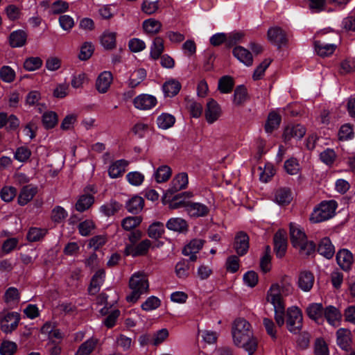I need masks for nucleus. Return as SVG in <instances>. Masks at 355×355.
Masks as SVG:
<instances>
[{"instance_id": "21", "label": "nucleus", "mask_w": 355, "mask_h": 355, "mask_svg": "<svg viewBox=\"0 0 355 355\" xmlns=\"http://www.w3.org/2000/svg\"><path fill=\"white\" fill-rule=\"evenodd\" d=\"M290 238L293 246L295 248L307 240L305 233L292 223L290 224Z\"/></svg>"}, {"instance_id": "30", "label": "nucleus", "mask_w": 355, "mask_h": 355, "mask_svg": "<svg viewBox=\"0 0 355 355\" xmlns=\"http://www.w3.org/2000/svg\"><path fill=\"white\" fill-rule=\"evenodd\" d=\"M105 277V270L100 269L96 272L92 277L90 286L89 287V292L92 294H96L99 291L100 285L103 282Z\"/></svg>"}, {"instance_id": "31", "label": "nucleus", "mask_w": 355, "mask_h": 355, "mask_svg": "<svg viewBox=\"0 0 355 355\" xmlns=\"http://www.w3.org/2000/svg\"><path fill=\"white\" fill-rule=\"evenodd\" d=\"M164 50V40L160 37L154 39L151 46L150 56L153 60H157Z\"/></svg>"}, {"instance_id": "12", "label": "nucleus", "mask_w": 355, "mask_h": 355, "mask_svg": "<svg viewBox=\"0 0 355 355\" xmlns=\"http://www.w3.org/2000/svg\"><path fill=\"white\" fill-rule=\"evenodd\" d=\"M234 248L239 256L245 254L249 248V236L243 231L239 232L234 242Z\"/></svg>"}, {"instance_id": "18", "label": "nucleus", "mask_w": 355, "mask_h": 355, "mask_svg": "<svg viewBox=\"0 0 355 355\" xmlns=\"http://www.w3.org/2000/svg\"><path fill=\"white\" fill-rule=\"evenodd\" d=\"M128 164V161L123 159L112 162L108 168V175L112 179L121 177Z\"/></svg>"}, {"instance_id": "1", "label": "nucleus", "mask_w": 355, "mask_h": 355, "mask_svg": "<svg viewBox=\"0 0 355 355\" xmlns=\"http://www.w3.org/2000/svg\"><path fill=\"white\" fill-rule=\"evenodd\" d=\"M232 334L236 345L243 347L249 355L254 353L258 342L248 321L241 318L236 319L232 324Z\"/></svg>"}, {"instance_id": "47", "label": "nucleus", "mask_w": 355, "mask_h": 355, "mask_svg": "<svg viewBox=\"0 0 355 355\" xmlns=\"http://www.w3.org/2000/svg\"><path fill=\"white\" fill-rule=\"evenodd\" d=\"M42 60L39 57H30L24 62V67L28 71H33L41 67Z\"/></svg>"}, {"instance_id": "4", "label": "nucleus", "mask_w": 355, "mask_h": 355, "mask_svg": "<svg viewBox=\"0 0 355 355\" xmlns=\"http://www.w3.org/2000/svg\"><path fill=\"white\" fill-rule=\"evenodd\" d=\"M279 290L277 286H271L268 291L266 300L274 306L275 320L279 327L284 324L285 306L284 301L279 298Z\"/></svg>"}, {"instance_id": "46", "label": "nucleus", "mask_w": 355, "mask_h": 355, "mask_svg": "<svg viewBox=\"0 0 355 355\" xmlns=\"http://www.w3.org/2000/svg\"><path fill=\"white\" fill-rule=\"evenodd\" d=\"M324 313L327 321L331 324H334L336 321L341 318V313L338 309L333 306H327Z\"/></svg>"}, {"instance_id": "9", "label": "nucleus", "mask_w": 355, "mask_h": 355, "mask_svg": "<svg viewBox=\"0 0 355 355\" xmlns=\"http://www.w3.org/2000/svg\"><path fill=\"white\" fill-rule=\"evenodd\" d=\"M20 320V315L16 312L8 313L1 319V329L6 334L11 333L17 329Z\"/></svg>"}, {"instance_id": "54", "label": "nucleus", "mask_w": 355, "mask_h": 355, "mask_svg": "<svg viewBox=\"0 0 355 355\" xmlns=\"http://www.w3.org/2000/svg\"><path fill=\"white\" fill-rule=\"evenodd\" d=\"M0 78L6 83H11L15 80V72L9 66H3L0 69Z\"/></svg>"}, {"instance_id": "63", "label": "nucleus", "mask_w": 355, "mask_h": 355, "mask_svg": "<svg viewBox=\"0 0 355 355\" xmlns=\"http://www.w3.org/2000/svg\"><path fill=\"white\" fill-rule=\"evenodd\" d=\"M160 306V300L155 296L148 297L144 303L142 304L143 310L149 311L158 308Z\"/></svg>"}, {"instance_id": "5", "label": "nucleus", "mask_w": 355, "mask_h": 355, "mask_svg": "<svg viewBox=\"0 0 355 355\" xmlns=\"http://www.w3.org/2000/svg\"><path fill=\"white\" fill-rule=\"evenodd\" d=\"M336 208V201H321L313 209L310 220L317 223L328 220L334 216Z\"/></svg>"}, {"instance_id": "41", "label": "nucleus", "mask_w": 355, "mask_h": 355, "mask_svg": "<svg viewBox=\"0 0 355 355\" xmlns=\"http://www.w3.org/2000/svg\"><path fill=\"white\" fill-rule=\"evenodd\" d=\"M286 172L291 175H295L300 172V166L296 158L291 157L284 162Z\"/></svg>"}, {"instance_id": "8", "label": "nucleus", "mask_w": 355, "mask_h": 355, "mask_svg": "<svg viewBox=\"0 0 355 355\" xmlns=\"http://www.w3.org/2000/svg\"><path fill=\"white\" fill-rule=\"evenodd\" d=\"M157 103L155 96L148 94H141L136 96L133 100L135 107L139 110H149L153 108Z\"/></svg>"}, {"instance_id": "34", "label": "nucleus", "mask_w": 355, "mask_h": 355, "mask_svg": "<svg viewBox=\"0 0 355 355\" xmlns=\"http://www.w3.org/2000/svg\"><path fill=\"white\" fill-rule=\"evenodd\" d=\"M175 122V118L172 114L168 113H162L157 119V126L162 129L166 130L172 127Z\"/></svg>"}, {"instance_id": "59", "label": "nucleus", "mask_w": 355, "mask_h": 355, "mask_svg": "<svg viewBox=\"0 0 355 355\" xmlns=\"http://www.w3.org/2000/svg\"><path fill=\"white\" fill-rule=\"evenodd\" d=\"M354 137L353 129L351 125L345 124L342 125L338 132V137L341 141L351 139Z\"/></svg>"}, {"instance_id": "52", "label": "nucleus", "mask_w": 355, "mask_h": 355, "mask_svg": "<svg viewBox=\"0 0 355 355\" xmlns=\"http://www.w3.org/2000/svg\"><path fill=\"white\" fill-rule=\"evenodd\" d=\"M275 200H286L288 198L293 199L294 198L293 192L289 187H279L275 191Z\"/></svg>"}, {"instance_id": "40", "label": "nucleus", "mask_w": 355, "mask_h": 355, "mask_svg": "<svg viewBox=\"0 0 355 355\" xmlns=\"http://www.w3.org/2000/svg\"><path fill=\"white\" fill-rule=\"evenodd\" d=\"M234 80L228 76H223L218 81V88L223 94L231 92L234 87Z\"/></svg>"}, {"instance_id": "51", "label": "nucleus", "mask_w": 355, "mask_h": 355, "mask_svg": "<svg viewBox=\"0 0 355 355\" xmlns=\"http://www.w3.org/2000/svg\"><path fill=\"white\" fill-rule=\"evenodd\" d=\"M321 161L328 166H331L336 160V154L331 148H327L320 154Z\"/></svg>"}, {"instance_id": "32", "label": "nucleus", "mask_w": 355, "mask_h": 355, "mask_svg": "<svg viewBox=\"0 0 355 355\" xmlns=\"http://www.w3.org/2000/svg\"><path fill=\"white\" fill-rule=\"evenodd\" d=\"M260 171L259 180L263 183H267L275 174L274 166L270 163H266L264 167L259 166Z\"/></svg>"}, {"instance_id": "44", "label": "nucleus", "mask_w": 355, "mask_h": 355, "mask_svg": "<svg viewBox=\"0 0 355 355\" xmlns=\"http://www.w3.org/2000/svg\"><path fill=\"white\" fill-rule=\"evenodd\" d=\"M97 343L95 339H89L80 345L76 355H89L94 349Z\"/></svg>"}, {"instance_id": "57", "label": "nucleus", "mask_w": 355, "mask_h": 355, "mask_svg": "<svg viewBox=\"0 0 355 355\" xmlns=\"http://www.w3.org/2000/svg\"><path fill=\"white\" fill-rule=\"evenodd\" d=\"M69 9V3L63 0H58L51 6V12L53 14H60L65 12Z\"/></svg>"}, {"instance_id": "6", "label": "nucleus", "mask_w": 355, "mask_h": 355, "mask_svg": "<svg viewBox=\"0 0 355 355\" xmlns=\"http://www.w3.org/2000/svg\"><path fill=\"white\" fill-rule=\"evenodd\" d=\"M286 316L288 330L291 333H297L302 327L303 318L302 311L297 307H291L287 309Z\"/></svg>"}, {"instance_id": "64", "label": "nucleus", "mask_w": 355, "mask_h": 355, "mask_svg": "<svg viewBox=\"0 0 355 355\" xmlns=\"http://www.w3.org/2000/svg\"><path fill=\"white\" fill-rule=\"evenodd\" d=\"M94 52V46L91 43L85 42L83 44L79 54V58L81 60L89 59Z\"/></svg>"}, {"instance_id": "23", "label": "nucleus", "mask_w": 355, "mask_h": 355, "mask_svg": "<svg viewBox=\"0 0 355 355\" xmlns=\"http://www.w3.org/2000/svg\"><path fill=\"white\" fill-rule=\"evenodd\" d=\"M172 175V170L168 165L162 164L155 169L153 177L157 183L167 182Z\"/></svg>"}, {"instance_id": "24", "label": "nucleus", "mask_w": 355, "mask_h": 355, "mask_svg": "<svg viewBox=\"0 0 355 355\" xmlns=\"http://www.w3.org/2000/svg\"><path fill=\"white\" fill-rule=\"evenodd\" d=\"M27 35L24 31L17 30L10 33L9 36L10 45L13 48L21 47L26 42Z\"/></svg>"}, {"instance_id": "7", "label": "nucleus", "mask_w": 355, "mask_h": 355, "mask_svg": "<svg viewBox=\"0 0 355 355\" xmlns=\"http://www.w3.org/2000/svg\"><path fill=\"white\" fill-rule=\"evenodd\" d=\"M222 115L220 105L213 98H209L207 103L205 116L208 123L216 122Z\"/></svg>"}, {"instance_id": "25", "label": "nucleus", "mask_w": 355, "mask_h": 355, "mask_svg": "<svg viewBox=\"0 0 355 355\" xmlns=\"http://www.w3.org/2000/svg\"><path fill=\"white\" fill-rule=\"evenodd\" d=\"M180 89V83L175 79H171L166 81L162 86V90L164 96L167 97L175 96L178 94Z\"/></svg>"}, {"instance_id": "55", "label": "nucleus", "mask_w": 355, "mask_h": 355, "mask_svg": "<svg viewBox=\"0 0 355 355\" xmlns=\"http://www.w3.org/2000/svg\"><path fill=\"white\" fill-rule=\"evenodd\" d=\"M271 63V60L265 59L261 63L259 64V66L255 69L252 78L254 80H259L262 78L264 75L265 71L269 67Z\"/></svg>"}, {"instance_id": "20", "label": "nucleus", "mask_w": 355, "mask_h": 355, "mask_svg": "<svg viewBox=\"0 0 355 355\" xmlns=\"http://www.w3.org/2000/svg\"><path fill=\"white\" fill-rule=\"evenodd\" d=\"M314 283V276L310 271H302L298 277V286L304 291H309Z\"/></svg>"}, {"instance_id": "53", "label": "nucleus", "mask_w": 355, "mask_h": 355, "mask_svg": "<svg viewBox=\"0 0 355 355\" xmlns=\"http://www.w3.org/2000/svg\"><path fill=\"white\" fill-rule=\"evenodd\" d=\"M312 13H318L325 10L326 0H306Z\"/></svg>"}, {"instance_id": "60", "label": "nucleus", "mask_w": 355, "mask_h": 355, "mask_svg": "<svg viewBox=\"0 0 355 355\" xmlns=\"http://www.w3.org/2000/svg\"><path fill=\"white\" fill-rule=\"evenodd\" d=\"M94 228V223L90 220H86L78 225L79 232L84 236H89Z\"/></svg>"}, {"instance_id": "42", "label": "nucleus", "mask_w": 355, "mask_h": 355, "mask_svg": "<svg viewBox=\"0 0 355 355\" xmlns=\"http://www.w3.org/2000/svg\"><path fill=\"white\" fill-rule=\"evenodd\" d=\"M164 232V224L161 222H155L152 223L148 230V234L149 237L158 239L161 238Z\"/></svg>"}, {"instance_id": "2", "label": "nucleus", "mask_w": 355, "mask_h": 355, "mask_svg": "<svg viewBox=\"0 0 355 355\" xmlns=\"http://www.w3.org/2000/svg\"><path fill=\"white\" fill-rule=\"evenodd\" d=\"M189 183L188 175L186 173H180L175 175L169 187L164 193V198H171V200H179L180 198L189 199L196 197L197 194L193 191H185L179 194H176L179 191L185 189Z\"/></svg>"}, {"instance_id": "19", "label": "nucleus", "mask_w": 355, "mask_h": 355, "mask_svg": "<svg viewBox=\"0 0 355 355\" xmlns=\"http://www.w3.org/2000/svg\"><path fill=\"white\" fill-rule=\"evenodd\" d=\"M336 261L343 270H349L354 262L353 255L348 250L343 249L338 252Z\"/></svg>"}, {"instance_id": "36", "label": "nucleus", "mask_w": 355, "mask_h": 355, "mask_svg": "<svg viewBox=\"0 0 355 355\" xmlns=\"http://www.w3.org/2000/svg\"><path fill=\"white\" fill-rule=\"evenodd\" d=\"M146 77V71L143 69H139L135 71L130 76L128 85L130 88L137 87Z\"/></svg>"}, {"instance_id": "58", "label": "nucleus", "mask_w": 355, "mask_h": 355, "mask_svg": "<svg viewBox=\"0 0 355 355\" xmlns=\"http://www.w3.org/2000/svg\"><path fill=\"white\" fill-rule=\"evenodd\" d=\"M78 115L74 113L67 114L62 120L60 128L63 130H68L73 128L77 121Z\"/></svg>"}, {"instance_id": "13", "label": "nucleus", "mask_w": 355, "mask_h": 355, "mask_svg": "<svg viewBox=\"0 0 355 355\" xmlns=\"http://www.w3.org/2000/svg\"><path fill=\"white\" fill-rule=\"evenodd\" d=\"M337 345L343 350L349 352L351 349L352 333L348 329L340 328L336 331Z\"/></svg>"}, {"instance_id": "16", "label": "nucleus", "mask_w": 355, "mask_h": 355, "mask_svg": "<svg viewBox=\"0 0 355 355\" xmlns=\"http://www.w3.org/2000/svg\"><path fill=\"white\" fill-rule=\"evenodd\" d=\"M186 211L191 217H202L208 214L209 208L200 202L189 201L186 202Z\"/></svg>"}, {"instance_id": "56", "label": "nucleus", "mask_w": 355, "mask_h": 355, "mask_svg": "<svg viewBox=\"0 0 355 355\" xmlns=\"http://www.w3.org/2000/svg\"><path fill=\"white\" fill-rule=\"evenodd\" d=\"M17 348V344L14 342L6 340L2 342L0 347L1 355H13Z\"/></svg>"}, {"instance_id": "62", "label": "nucleus", "mask_w": 355, "mask_h": 355, "mask_svg": "<svg viewBox=\"0 0 355 355\" xmlns=\"http://www.w3.org/2000/svg\"><path fill=\"white\" fill-rule=\"evenodd\" d=\"M144 207V201H127L125 204L128 211L133 214L139 213Z\"/></svg>"}, {"instance_id": "3", "label": "nucleus", "mask_w": 355, "mask_h": 355, "mask_svg": "<svg viewBox=\"0 0 355 355\" xmlns=\"http://www.w3.org/2000/svg\"><path fill=\"white\" fill-rule=\"evenodd\" d=\"M129 288L131 293L126 296V300L128 302L135 303L141 295L147 293L149 291L147 276L141 272L133 274L129 280Z\"/></svg>"}, {"instance_id": "39", "label": "nucleus", "mask_w": 355, "mask_h": 355, "mask_svg": "<svg viewBox=\"0 0 355 355\" xmlns=\"http://www.w3.org/2000/svg\"><path fill=\"white\" fill-rule=\"evenodd\" d=\"M281 121L280 116L275 112H270L268 116V120L265 125V130L268 133L272 132L277 128Z\"/></svg>"}, {"instance_id": "50", "label": "nucleus", "mask_w": 355, "mask_h": 355, "mask_svg": "<svg viewBox=\"0 0 355 355\" xmlns=\"http://www.w3.org/2000/svg\"><path fill=\"white\" fill-rule=\"evenodd\" d=\"M46 233L45 229L31 227L28 232L26 238L31 242H35L42 239Z\"/></svg>"}, {"instance_id": "14", "label": "nucleus", "mask_w": 355, "mask_h": 355, "mask_svg": "<svg viewBox=\"0 0 355 355\" xmlns=\"http://www.w3.org/2000/svg\"><path fill=\"white\" fill-rule=\"evenodd\" d=\"M150 245L151 242L148 239H145L137 246L128 245L125 248L124 253L126 256L132 255V257L144 255L147 253Z\"/></svg>"}, {"instance_id": "43", "label": "nucleus", "mask_w": 355, "mask_h": 355, "mask_svg": "<svg viewBox=\"0 0 355 355\" xmlns=\"http://www.w3.org/2000/svg\"><path fill=\"white\" fill-rule=\"evenodd\" d=\"M42 123L45 128H53L58 123V115L55 112L49 111L42 116Z\"/></svg>"}, {"instance_id": "35", "label": "nucleus", "mask_w": 355, "mask_h": 355, "mask_svg": "<svg viewBox=\"0 0 355 355\" xmlns=\"http://www.w3.org/2000/svg\"><path fill=\"white\" fill-rule=\"evenodd\" d=\"M248 99V92L243 85L236 87L234 92L233 103L236 106L242 105Z\"/></svg>"}, {"instance_id": "10", "label": "nucleus", "mask_w": 355, "mask_h": 355, "mask_svg": "<svg viewBox=\"0 0 355 355\" xmlns=\"http://www.w3.org/2000/svg\"><path fill=\"white\" fill-rule=\"evenodd\" d=\"M274 250L279 258H282L287 249V234L284 230H279L274 235Z\"/></svg>"}, {"instance_id": "26", "label": "nucleus", "mask_w": 355, "mask_h": 355, "mask_svg": "<svg viewBox=\"0 0 355 355\" xmlns=\"http://www.w3.org/2000/svg\"><path fill=\"white\" fill-rule=\"evenodd\" d=\"M318 252L327 259H331L334 256L335 249L329 238L326 237L320 241Z\"/></svg>"}, {"instance_id": "37", "label": "nucleus", "mask_w": 355, "mask_h": 355, "mask_svg": "<svg viewBox=\"0 0 355 355\" xmlns=\"http://www.w3.org/2000/svg\"><path fill=\"white\" fill-rule=\"evenodd\" d=\"M127 182L132 186L139 187L141 186L145 180L144 175L139 171H130L125 175Z\"/></svg>"}, {"instance_id": "48", "label": "nucleus", "mask_w": 355, "mask_h": 355, "mask_svg": "<svg viewBox=\"0 0 355 355\" xmlns=\"http://www.w3.org/2000/svg\"><path fill=\"white\" fill-rule=\"evenodd\" d=\"M142 220L141 216H129L125 218L121 222V226L125 230L130 231L137 227Z\"/></svg>"}, {"instance_id": "45", "label": "nucleus", "mask_w": 355, "mask_h": 355, "mask_svg": "<svg viewBox=\"0 0 355 355\" xmlns=\"http://www.w3.org/2000/svg\"><path fill=\"white\" fill-rule=\"evenodd\" d=\"M306 313L308 316L316 321L320 318L323 313V307L322 304H312L306 309Z\"/></svg>"}, {"instance_id": "17", "label": "nucleus", "mask_w": 355, "mask_h": 355, "mask_svg": "<svg viewBox=\"0 0 355 355\" xmlns=\"http://www.w3.org/2000/svg\"><path fill=\"white\" fill-rule=\"evenodd\" d=\"M112 74L110 71H105L102 72L97 78L96 87L101 94L106 93L112 83Z\"/></svg>"}, {"instance_id": "15", "label": "nucleus", "mask_w": 355, "mask_h": 355, "mask_svg": "<svg viewBox=\"0 0 355 355\" xmlns=\"http://www.w3.org/2000/svg\"><path fill=\"white\" fill-rule=\"evenodd\" d=\"M306 133L305 128L300 124L289 125L286 127L283 137L285 141H290L292 138L300 139L302 138Z\"/></svg>"}, {"instance_id": "38", "label": "nucleus", "mask_w": 355, "mask_h": 355, "mask_svg": "<svg viewBox=\"0 0 355 355\" xmlns=\"http://www.w3.org/2000/svg\"><path fill=\"white\" fill-rule=\"evenodd\" d=\"M204 243L205 241L202 239H195L191 240L190 243L184 248L182 250L183 254L188 256L190 254L198 253L202 248Z\"/></svg>"}, {"instance_id": "22", "label": "nucleus", "mask_w": 355, "mask_h": 355, "mask_svg": "<svg viewBox=\"0 0 355 355\" xmlns=\"http://www.w3.org/2000/svg\"><path fill=\"white\" fill-rule=\"evenodd\" d=\"M233 55L241 62L249 67L253 63V58L252 53L243 46H238L233 49Z\"/></svg>"}, {"instance_id": "11", "label": "nucleus", "mask_w": 355, "mask_h": 355, "mask_svg": "<svg viewBox=\"0 0 355 355\" xmlns=\"http://www.w3.org/2000/svg\"><path fill=\"white\" fill-rule=\"evenodd\" d=\"M268 39L275 46L281 48L286 45L288 40L286 33L279 27H272L268 31Z\"/></svg>"}, {"instance_id": "29", "label": "nucleus", "mask_w": 355, "mask_h": 355, "mask_svg": "<svg viewBox=\"0 0 355 355\" xmlns=\"http://www.w3.org/2000/svg\"><path fill=\"white\" fill-rule=\"evenodd\" d=\"M142 26L147 34L155 35L160 31L162 24L159 21L150 18L143 21Z\"/></svg>"}, {"instance_id": "28", "label": "nucleus", "mask_w": 355, "mask_h": 355, "mask_svg": "<svg viewBox=\"0 0 355 355\" xmlns=\"http://www.w3.org/2000/svg\"><path fill=\"white\" fill-rule=\"evenodd\" d=\"M336 49V45L335 44H327L320 40L315 42V50L320 56H329L333 54Z\"/></svg>"}, {"instance_id": "27", "label": "nucleus", "mask_w": 355, "mask_h": 355, "mask_svg": "<svg viewBox=\"0 0 355 355\" xmlns=\"http://www.w3.org/2000/svg\"><path fill=\"white\" fill-rule=\"evenodd\" d=\"M166 227L169 230L180 233L186 232L188 230V225L185 220L180 218H173L166 223Z\"/></svg>"}, {"instance_id": "49", "label": "nucleus", "mask_w": 355, "mask_h": 355, "mask_svg": "<svg viewBox=\"0 0 355 355\" xmlns=\"http://www.w3.org/2000/svg\"><path fill=\"white\" fill-rule=\"evenodd\" d=\"M37 193V187L31 184L26 185L21 189L18 200H32Z\"/></svg>"}, {"instance_id": "33", "label": "nucleus", "mask_w": 355, "mask_h": 355, "mask_svg": "<svg viewBox=\"0 0 355 355\" xmlns=\"http://www.w3.org/2000/svg\"><path fill=\"white\" fill-rule=\"evenodd\" d=\"M101 44L105 49H113L116 46V33L105 31L101 37Z\"/></svg>"}, {"instance_id": "61", "label": "nucleus", "mask_w": 355, "mask_h": 355, "mask_svg": "<svg viewBox=\"0 0 355 355\" xmlns=\"http://www.w3.org/2000/svg\"><path fill=\"white\" fill-rule=\"evenodd\" d=\"M314 352L315 355H329L328 347L323 338L315 340Z\"/></svg>"}]
</instances>
